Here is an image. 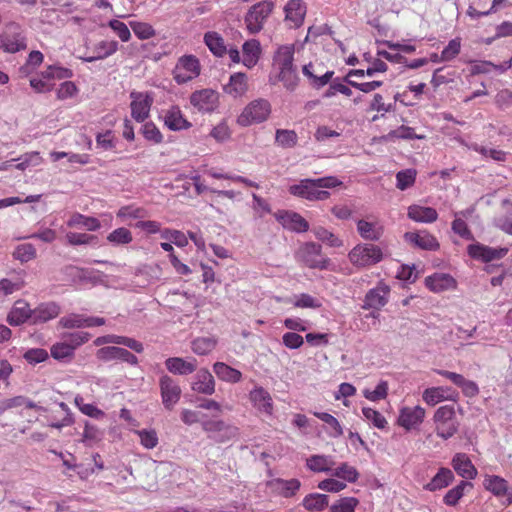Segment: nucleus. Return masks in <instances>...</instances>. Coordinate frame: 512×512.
<instances>
[{
    "label": "nucleus",
    "instance_id": "nucleus-1",
    "mask_svg": "<svg viewBox=\"0 0 512 512\" xmlns=\"http://www.w3.org/2000/svg\"><path fill=\"white\" fill-rule=\"evenodd\" d=\"M342 185V182L334 177H322L317 179H302L299 183L289 186L290 194L304 198L309 201L326 200L330 193L324 189L335 188Z\"/></svg>",
    "mask_w": 512,
    "mask_h": 512
},
{
    "label": "nucleus",
    "instance_id": "nucleus-2",
    "mask_svg": "<svg viewBox=\"0 0 512 512\" xmlns=\"http://www.w3.org/2000/svg\"><path fill=\"white\" fill-rule=\"evenodd\" d=\"M435 432L443 440L452 438L459 430V421L454 406H440L433 415Z\"/></svg>",
    "mask_w": 512,
    "mask_h": 512
},
{
    "label": "nucleus",
    "instance_id": "nucleus-3",
    "mask_svg": "<svg viewBox=\"0 0 512 512\" xmlns=\"http://www.w3.org/2000/svg\"><path fill=\"white\" fill-rule=\"evenodd\" d=\"M270 114V102L263 98L255 99L244 107L237 117V123L242 127H248L266 121Z\"/></svg>",
    "mask_w": 512,
    "mask_h": 512
},
{
    "label": "nucleus",
    "instance_id": "nucleus-4",
    "mask_svg": "<svg viewBox=\"0 0 512 512\" xmlns=\"http://www.w3.org/2000/svg\"><path fill=\"white\" fill-rule=\"evenodd\" d=\"M274 3L270 0L260 1L249 8L245 17L244 23L247 31L250 34H257L264 25L274 10Z\"/></svg>",
    "mask_w": 512,
    "mask_h": 512
},
{
    "label": "nucleus",
    "instance_id": "nucleus-5",
    "mask_svg": "<svg viewBox=\"0 0 512 512\" xmlns=\"http://www.w3.org/2000/svg\"><path fill=\"white\" fill-rule=\"evenodd\" d=\"M26 47V36L20 25L14 22L7 24L0 33V50L14 54Z\"/></svg>",
    "mask_w": 512,
    "mask_h": 512
},
{
    "label": "nucleus",
    "instance_id": "nucleus-6",
    "mask_svg": "<svg viewBox=\"0 0 512 512\" xmlns=\"http://www.w3.org/2000/svg\"><path fill=\"white\" fill-rule=\"evenodd\" d=\"M348 257L354 266L368 267L379 263L383 259V251L374 244H358L349 252Z\"/></svg>",
    "mask_w": 512,
    "mask_h": 512
},
{
    "label": "nucleus",
    "instance_id": "nucleus-7",
    "mask_svg": "<svg viewBox=\"0 0 512 512\" xmlns=\"http://www.w3.org/2000/svg\"><path fill=\"white\" fill-rule=\"evenodd\" d=\"M201 73V64L194 55H183L178 60L173 69V79L179 85L188 83L196 79Z\"/></svg>",
    "mask_w": 512,
    "mask_h": 512
},
{
    "label": "nucleus",
    "instance_id": "nucleus-8",
    "mask_svg": "<svg viewBox=\"0 0 512 512\" xmlns=\"http://www.w3.org/2000/svg\"><path fill=\"white\" fill-rule=\"evenodd\" d=\"M190 104L200 113H213L219 107V93L211 88L196 90L190 95Z\"/></svg>",
    "mask_w": 512,
    "mask_h": 512
},
{
    "label": "nucleus",
    "instance_id": "nucleus-9",
    "mask_svg": "<svg viewBox=\"0 0 512 512\" xmlns=\"http://www.w3.org/2000/svg\"><path fill=\"white\" fill-rule=\"evenodd\" d=\"M131 116L137 122L145 121L150 114L154 98L150 92L132 91L130 93Z\"/></svg>",
    "mask_w": 512,
    "mask_h": 512
},
{
    "label": "nucleus",
    "instance_id": "nucleus-10",
    "mask_svg": "<svg viewBox=\"0 0 512 512\" xmlns=\"http://www.w3.org/2000/svg\"><path fill=\"white\" fill-rule=\"evenodd\" d=\"M390 287L380 281L374 288L365 294L362 308L365 310H381L389 301Z\"/></svg>",
    "mask_w": 512,
    "mask_h": 512
},
{
    "label": "nucleus",
    "instance_id": "nucleus-11",
    "mask_svg": "<svg viewBox=\"0 0 512 512\" xmlns=\"http://www.w3.org/2000/svg\"><path fill=\"white\" fill-rule=\"evenodd\" d=\"M483 487L495 497L503 498V505L509 506L512 504V487L509 486L504 478L498 475H485Z\"/></svg>",
    "mask_w": 512,
    "mask_h": 512
},
{
    "label": "nucleus",
    "instance_id": "nucleus-12",
    "mask_svg": "<svg viewBox=\"0 0 512 512\" xmlns=\"http://www.w3.org/2000/svg\"><path fill=\"white\" fill-rule=\"evenodd\" d=\"M161 399L164 407L172 410L181 397V388L177 382L168 375H163L159 380Z\"/></svg>",
    "mask_w": 512,
    "mask_h": 512
},
{
    "label": "nucleus",
    "instance_id": "nucleus-13",
    "mask_svg": "<svg viewBox=\"0 0 512 512\" xmlns=\"http://www.w3.org/2000/svg\"><path fill=\"white\" fill-rule=\"evenodd\" d=\"M426 411L421 406L403 407L399 411L397 423L409 431L417 428L424 421Z\"/></svg>",
    "mask_w": 512,
    "mask_h": 512
},
{
    "label": "nucleus",
    "instance_id": "nucleus-14",
    "mask_svg": "<svg viewBox=\"0 0 512 512\" xmlns=\"http://www.w3.org/2000/svg\"><path fill=\"white\" fill-rule=\"evenodd\" d=\"M252 406L263 415L271 416L274 410L273 399L270 393L261 386L254 387L248 395Z\"/></svg>",
    "mask_w": 512,
    "mask_h": 512
},
{
    "label": "nucleus",
    "instance_id": "nucleus-15",
    "mask_svg": "<svg viewBox=\"0 0 512 512\" xmlns=\"http://www.w3.org/2000/svg\"><path fill=\"white\" fill-rule=\"evenodd\" d=\"M321 251L319 244L308 242L299 249L298 255L307 266L323 269L326 267L328 260L322 256Z\"/></svg>",
    "mask_w": 512,
    "mask_h": 512
},
{
    "label": "nucleus",
    "instance_id": "nucleus-16",
    "mask_svg": "<svg viewBox=\"0 0 512 512\" xmlns=\"http://www.w3.org/2000/svg\"><path fill=\"white\" fill-rule=\"evenodd\" d=\"M119 49V44L115 40H101L97 42L88 53L80 57L83 61L91 63L97 60L106 59L115 54Z\"/></svg>",
    "mask_w": 512,
    "mask_h": 512
},
{
    "label": "nucleus",
    "instance_id": "nucleus-17",
    "mask_svg": "<svg viewBox=\"0 0 512 512\" xmlns=\"http://www.w3.org/2000/svg\"><path fill=\"white\" fill-rule=\"evenodd\" d=\"M424 402L429 406H435L443 401H456L458 393L446 386L427 388L422 393Z\"/></svg>",
    "mask_w": 512,
    "mask_h": 512
},
{
    "label": "nucleus",
    "instance_id": "nucleus-18",
    "mask_svg": "<svg viewBox=\"0 0 512 512\" xmlns=\"http://www.w3.org/2000/svg\"><path fill=\"white\" fill-rule=\"evenodd\" d=\"M508 252L507 248H493L482 245L480 243L471 244L468 246V254L483 262H490L492 260L503 258Z\"/></svg>",
    "mask_w": 512,
    "mask_h": 512
},
{
    "label": "nucleus",
    "instance_id": "nucleus-19",
    "mask_svg": "<svg viewBox=\"0 0 512 512\" xmlns=\"http://www.w3.org/2000/svg\"><path fill=\"white\" fill-rule=\"evenodd\" d=\"M163 121L165 126L172 131H181L189 129L192 124L182 113L179 106H171L163 111Z\"/></svg>",
    "mask_w": 512,
    "mask_h": 512
},
{
    "label": "nucleus",
    "instance_id": "nucleus-20",
    "mask_svg": "<svg viewBox=\"0 0 512 512\" xmlns=\"http://www.w3.org/2000/svg\"><path fill=\"white\" fill-rule=\"evenodd\" d=\"M302 73L309 79L310 84L317 88L325 86L334 74L333 71L323 72L321 64L312 62L303 66Z\"/></svg>",
    "mask_w": 512,
    "mask_h": 512
},
{
    "label": "nucleus",
    "instance_id": "nucleus-21",
    "mask_svg": "<svg viewBox=\"0 0 512 512\" xmlns=\"http://www.w3.org/2000/svg\"><path fill=\"white\" fill-rule=\"evenodd\" d=\"M266 486L276 495L290 498L300 489L301 483L298 479L284 480L275 478L267 481Z\"/></svg>",
    "mask_w": 512,
    "mask_h": 512
},
{
    "label": "nucleus",
    "instance_id": "nucleus-22",
    "mask_svg": "<svg viewBox=\"0 0 512 512\" xmlns=\"http://www.w3.org/2000/svg\"><path fill=\"white\" fill-rule=\"evenodd\" d=\"M455 472L464 479L472 480L477 476V469L465 453H456L451 461Z\"/></svg>",
    "mask_w": 512,
    "mask_h": 512
},
{
    "label": "nucleus",
    "instance_id": "nucleus-23",
    "mask_svg": "<svg viewBox=\"0 0 512 512\" xmlns=\"http://www.w3.org/2000/svg\"><path fill=\"white\" fill-rule=\"evenodd\" d=\"M30 320L33 324V309L26 301L18 300L8 314L7 321L10 325L18 326Z\"/></svg>",
    "mask_w": 512,
    "mask_h": 512
},
{
    "label": "nucleus",
    "instance_id": "nucleus-24",
    "mask_svg": "<svg viewBox=\"0 0 512 512\" xmlns=\"http://www.w3.org/2000/svg\"><path fill=\"white\" fill-rule=\"evenodd\" d=\"M425 284L430 291L440 293L454 289L456 281L449 274L434 273L433 275L426 277Z\"/></svg>",
    "mask_w": 512,
    "mask_h": 512
},
{
    "label": "nucleus",
    "instance_id": "nucleus-25",
    "mask_svg": "<svg viewBox=\"0 0 512 512\" xmlns=\"http://www.w3.org/2000/svg\"><path fill=\"white\" fill-rule=\"evenodd\" d=\"M191 389L197 393L212 395L215 392V380L207 369H200L191 383Z\"/></svg>",
    "mask_w": 512,
    "mask_h": 512
},
{
    "label": "nucleus",
    "instance_id": "nucleus-26",
    "mask_svg": "<svg viewBox=\"0 0 512 512\" xmlns=\"http://www.w3.org/2000/svg\"><path fill=\"white\" fill-rule=\"evenodd\" d=\"M295 47L293 44L281 45L273 56V67L275 70L295 68L294 61Z\"/></svg>",
    "mask_w": 512,
    "mask_h": 512
},
{
    "label": "nucleus",
    "instance_id": "nucleus-27",
    "mask_svg": "<svg viewBox=\"0 0 512 512\" xmlns=\"http://www.w3.org/2000/svg\"><path fill=\"white\" fill-rule=\"evenodd\" d=\"M285 20L290 22L291 27H299L304 21L306 7L302 0H289L285 5Z\"/></svg>",
    "mask_w": 512,
    "mask_h": 512
},
{
    "label": "nucleus",
    "instance_id": "nucleus-28",
    "mask_svg": "<svg viewBox=\"0 0 512 512\" xmlns=\"http://www.w3.org/2000/svg\"><path fill=\"white\" fill-rule=\"evenodd\" d=\"M407 242L424 250H436L439 247L437 239L427 231L407 232L404 235Z\"/></svg>",
    "mask_w": 512,
    "mask_h": 512
},
{
    "label": "nucleus",
    "instance_id": "nucleus-29",
    "mask_svg": "<svg viewBox=\"0 0 512 512\" xmlns=\"http://www.w3.org/2000/svg\"><path fill=\"white\" fill-rule=\"evenodd\" d=\"M60 312L61 308L56 302L41 303L33 309V324L50 321L56 318Z\"/></svg>",
    "mask_w": 512,
    "mask_h": 512
},
{
    "label": "nucleus",
    "instance_id": "nucleus-30",
    "mask_svg": "<svg viewBox=\"0 0 512 512\" xmlns=\"http://www.w3.org/2000/svg\"><path fill=\"white\" fill-rule=\"evenodd\" d=\"M165 366L170 373L176 375H188L197 368L196 359L186 360L181 357H171L166 359Z\"/></svg>",
    "mask_w": 512,
    "mask_h": 512
},
{
    "label": "nucleus",
    "instance_id": "nucleus-31",
    "mask_svg": "<svg viewBox=\"0 0 512 512\" xmlns=\"http://www.w3.org/2000/svg\"><path fill=\"white\" fill-rule=\"evenodd\" d=\"M261 45L257 39H250L242 45V63L247 68H253L261 56Z\"/></svg>",
    "mask_w": 512,
    "mask_h": 512
},
{
    "label": "nucleus",
    "instance_id": "nucleus-32",
    "mask_svg": "<svg viewBox=\"0 0 512 512\" xmlns=\"http://www.w3.org/2000/svg\"><path fill=\"white\" fill-rule=\"evenodd\" d=\"M454 473L451 469L441 467L433 478L424 485V489L435 492L448 487L454 481Z\"/></svg>",
    "mask_w": 512,
    "mask_h": 512
},
{
    "label": "nucleus",
    "instance_id": "nucleus-33",
    "mask_svg": "<svg viewBox=\"0 0 512 512\" xmlns=\"http://www.w3.org/2000/svg\"><path fill=\"white\" fill-rule=\"evenodd\" d=\"M357 231L363 239L377 241L382 237L384 229L378 221L361 219L357 221Z\"/></svg>",
    "mask_w": 512,
    "mask_h": 512
},
{
    "label": "nucleus",
    "instance_id": "nucleus-34",
    "mask_svg": "<svg viewBox=\"0 0 512 512\" xmlns=\"http://www.w3.org/2000/svg\"><path fill=\"white\" fill-rule=\"evenodd\" d=\"M278 219L283 227L295 232H305L309 229L308 222L300 214L295 212H282L278 215Z\"/></svg>",
    "mask_w": 512,
    "mask_h": 512
},
{
    "label": "nucleus",
    "instance_id": "nucleus-35",
    "mask_svg": "<svg viewBox=\"0 0 512 512\" xmlns=\"http://www.w3.org/2000/svg\"><path fill=\"white\" fill-rule=\"evenodd\" d=\"M335 462L333 457L324 454L311 455L306 459V467L315 473H330L334 467Z\"/></svg>",
    "mask_w": 512,
    "mask_h": 512
},
{
    "label": "nucleus",
    "instance_id": "nucleus-36",
    "mask_svg": "<svg viewBox=\"0 0 512 512\" xmlns=\"http://www.w3.org/2000/svg\"><path fill=\"white\" fill-rule=\"evenodd\" d=\"M407 215L411 220L419 223H433L438 218V213L434 208L416 204L408 207Z\"/></svg>",
    "mask_w": 512,
    "mask_h": 512
},
{
    "label": "nucleus",
    "instance_id": "nucleus-37",
    "mask_svg": "<svg viewBox=\"0 0 512 512\" xmlns=\"http://www.w3.org/2000/svg\"><path fill=\"white\" fill-rule=\"evenodd\" d=\"M227 94L233 97L243 96L248 90L247 76L244 73H235L230 76L229 83L224 87Z\"/></svg>",
    "mask_w": 512,
    "mask_h": 512
},
{
    "label": "nucleus",
    "instance_id": "nucleus-38",
    "mask_svg": "<svg viewBox=\"0 0 512 512\" xmlns=\"http://www.w3.org/2000/svg\"><path fill=\"white\" fill-rule=\"evenodd\" d=\"M70 228H85L88 231H97L101 228L100 221L95 217L85 216L81 213H74L67 221Z\"/></svg>",
    "mask_w": 512,
    "mask_h": 512
},
{
    "label": "nucleus",
    "instance_id": "nucleus-39",
    "mask_svg": "<svg viewBox=\"0 0 512 512\" xmlns=\"http://www.w3.org/2000/svg\"><path fill=\"white\" fill-rule=\"evenodd\" d=\"M213 372L220 380L228 383H238L242 379V373L239 370L224 362H216L213 365Z\"/></svg>",
    "mask_w": 512,
    "mask_h": 512
},
{
    "label": "nucleus",
    "instance_id": "nucleus-40",
    "mask_svg": "<svg viewBox=\"0 0 512 512\" xmlns=\"http://www.w3.org/2000/svg\"><path fill=\"white\" fill-rule=\"evenodd\" d=\"M313 415L323 421L327 427L326 432L331 438H339L343 436L344 430L340 422L331 414L326 412H313Z\"/></svg>",
    "mask_w": 512,
    "mask_h": 512
},
{
    "label": "nucleus",
    "instance_id": "nucleus-41",
    "mask_svg": "<svg viewBox=\"0 0 512 512\" xmlns=\"http://www.w3.org/2000/svg\"><path fill=\"white\" fill-rule=\"evenodd\" d=\"M331 476L343 482L355 483L359 478V472L347 462H342L336 468H332Z\"/></svg>",
    "mask_w": 512,
    "mask_h": 512
},
{
    "label": "nucleus",
    "instance_id": "nucleus-42",
    "mask_svg": "<svg viewBox=\"0 0 512 512\" xmlns=\"http://www.w3.org/2000/svg\"><path fill=\"white\" fill-rule=\"evenodd\" d=\"M472 488V483L462 480L455 487L447 491L443 497V502L447 506H456L459 500L464 496L465 490Z\"/></svg>",
    "mask_w": 512,
    "mask_h": 512
},
{
    "label": "nucleus",
    "instance_id": "nucleus-43",
    "mask_svg": "<svg viewBox=\"0 0 512 512\" xmlns=\"http://www.w3.org/2000/svg\"><path fill=\"white\" fill-rule=\"evenodd\" d=\"M202 428L208 433L224 432L227 439L234 438L239 433L237 427L226 425L223 421H206L202 424Z\"/></svg>",
    "mask_w": 512,
    "mask_h": 512
},
{
    "label": "nucleus",
    "instance_id": "nucleus-44",
    "mask_svg": "<svg viewBox=\"0 0 512 512\" xmlns=\"http://www.w3.org/2000/svg\"><path fill=\"white\" fill-rule=\"evenodd\" d=\"M329 503V497L326 494L312 493L303 499V506L308 511H322Z\"/></svg>",
    "mask_w": 512,
    "mask_h": 512
},
{
    "label": "nucleus",
    "instance_id": "nucleus-45",
    "mask_svg": "<svg viewBox=\"0 0 512 512\" xmlns=\"http://www.w3.org/2000/svg\"><path fill=\"white\" fill-rule=\"evenodd\" d=\"M205 44L216 56H223L226 53L223 38L216 32H207L204 36Z\"/></svg>",
    "mask_w": 512,
    "mask_h": 512
},
{
    "label": "nucleus",
    "instance_id": "nucleus-46",
    "mask_svg": "<svg viewBox=\"0 0 512 512\" xmlns=\"http://www.w3.org/2000/svg\"><path fill=\"white\" fill-rule=\"evenodd\" d=\"M277 71V79L279 82L283 84V86L289 90L293 91L298 85L299 77L297 74L296 67L289 69L276 70Z\"/></svg>",
    "mask_w": 512,
    "mask_h": 512
},
{
    "label": "nucleus",
    "instance_id": "nucleus-47",
    "mask_svg": "<svg viewBox=\"0 0 512 512\" xmlns=\"http://www.w3.org/2000/svg\"><path fill=\"white\" fill-rule=\"evenodd\" d=\"M315 237L330 247H341L343 241L328 229L317 226L313 228Z\"/></svg>",
    "mask_w": 512,
    "mask_h": 512
},
{
    "label": "nucleus",
    "instance_id": "nucleus-48",
    "mask_svg": "<svg viewBox=\"0 0 512 512\" xmlns=\"http://www.w3.org/2000/svg\"><path fill=\"white\" fill-rule=\"evenodd\" d=\"M74 404L76 407L86 416L95 419H101L105 413L96 407L94 404H88L84 402V398L81 395H76L74 398Z\"/></svg>",
    "mask_w": 512,
    "mask_h": 512
},
{
    "label": "nucleus",
    "instance_id": "nucleus-49",
    "mask_svg": "<svg viewBox=\"0 0 512 512\" xmlns=\"http://www.w3.org/2000/svg\"><path fill=\"white\" fill-rule=\"evenodd\" d=\"M50 352L51 356L59 361L71 360L74 356V350L66 340L52 345Z\"/></svg>",
    "mask_w": 512,
    "mask_h": 512
},
{
    "label": "nucleus",
    "instance_id": "nucleus-50",
    "mask_svg": "<svg viewBox=\"0 0 512 512\" xmlns=\"http://www.w3.org/2000/svg\"><path fill=\"white\" fill-rule=\"evenodd\" d=\"M417 176L415 169L401 170L396 174V187L404 191L414 185Z\"/></svg>",
    "mask_w": 512,
    "mask_h": 512
},
{
    "label": "nucleus",
    "instance_id": "nucleus-51",
    "mask_svg": "<svg viewBox=\"0 0 512 512\" xmlns=\"http://www.w3.org/2000/svg\"><path fill=\"white\" fill-rule=\"evenodd\" d=\"M216 346V340L212 337H199L192 341V351L197 355H206Z\"/></svg>",
    "mask_w": 512,
    "mask_h": 512
},
{
    "label": "nucleus",
    "instance_id": "nucleus-52",
    "mask_svg": "<svg viewBox=\"0 0 512 512\" xmlns=\"http://www.w3.org/2000/svg\"><path fill=\"white\" fill-rule=\"evenodd\" d=\"M59 324L63 328L67 329L88 327L87 316L76 313H72L62 317L59 321Z\"/></svg>",
    "mask_w": 512,
    "mask_h": 512
},
{
    "label": "nucleus",
    "instance_id": "nucleus-53",
    "mask_svg": "<svg viewBox=\"0 0 512 512\" xmlns=\"http://www.w3.org/2000/svg\"><path fill=\"white\" fill-rule=\"evenodd\" d=\"M275 141L283 148H292L297 144L298 136L293 130L278 129L276 131Z\"/></svg>",
    "mask_w": 512,
    "mask_h": 512
},
{
    "label": "nucleus",
    "instance_id": "nucleus-54",
    "mask_svg": "<svg viewBox=\"0 0 512 512\" xmlns=\"http://www.w3.org/2000/svg\"><path fill=\"white\" fill-rule=\"evenodd\" d=\"M132 240V233L125 227L117 228L107 236V241L113 245L129 244Z\"/></svg>",
    "mask_w": 512,
    "mask_h": 512
},
{
    "label": "nucleus",
    "instance_id": "nucleus-55",
    "mask_svg": "<svg viewBox=\"0 0 512 512\" xmlns=\"http://www.w3.org/2000/svg\"><path fill=\"white\" fill-rule=\"evenodd\" d=\"M13 257L22 263L29 262L36 258V248L30 243L20 244L15 248Z\"/></svg>",
    "mask_w": 512,
    "mask_h": 512
},
{
    "label": "nucleus",
    "instance_id": "nucleus-56",
    "mask_svg": "<svg viewBox=\"0 0 512 512\" xmlns=\"http://www.w3.org/2000/svg\"><path fill=\"white\" fill-rule=\"evenodd\" d=\"M359 500L355 497H342L330 506L329 512H355Z\"/></svg>",
    "mask_w": 512,
    "mask_h": 512
},
{
    "label": "nucleus",
    "instance_id": "nucleus-57",
    "mask_svg": "<svg viewBox=\"0 0 512 512\" xmlns=\"http://www.w3.org/2000/svg\"><path fill=\"white\" fill-rule=\"evenodd\" d=\"M135 434L139 437L141 445L146 449H153L158 445L159 439L154 429L136 430Z\"/></svg>",
    "mask_w": 512,
    "mask_h": 512
},
{
    "label": "nucleus",
    "instance_id": "nucleus-58",
    "mask_svg": "<svg viewBox=\"0 0 512 512\" xmlns=\"http://www.w3.org/2000/svg\"><path fill=\"white\" fill-rule=\"evenodd\" d=\"M147 216V212L144 208L137 207L134 205H128L121 207L117 212V217L122 220L127 219H142Z\"/></svg>",
    "mask_w": 512,
    "mask_h": 512
},
{
    "label": "nucleus",
    "instance_id": "nucleus-59",
    "mask_svg": "<svg viewBox=\"0 0 512 512\" xmlns=\"http://www.w3.org/2000/svg\"><path fill=\"white\" fill-rule=\"evenodd\" d=\"M388 395V383L387 381H380L374 390L364 389L363 396L372 402L383 400Z\"/></svg>",
    "mask_w": 512,
    "mask_h": 512
},
{
    "label": "nucleus",
    "instance_id": "nucleus-60",
    "mask_svg": "<svg viewBox=\"0 0 512 512\" xmlns=\"http://www.w3.org/2000/svg\"><path fill=\"white\" fill-rule=\"evenodd\" d=\"M15 161H18V163L15 165V168L23 171L30 166H38L42 164L43 159L39 152H29L25 153L18 159H15Z\"/></svg>",
    "mask_w": 512,
    "mask_h": 512
},
{
    "label": "nucleus",
    "instance_id": "nucleus-61",
    "mask_svg": "<svg viewBox=\"0 0 512 512\" xmlns=\"http://www.w3.org/2000/svg\"><path fill=\"white\" fill-rule=\"evenodd\" d=\"M130 27L134 34L141 40H147L155 36V30L149 23L131 21Z\"/></svg>",
    "mask_w": 512,
    "mask_h": 512
},
{
    "label": "nucleus",
    "instance_id": "nucleus-62",
    "mask_svg": "<svg viewBox=\"0 0 512 512\" xmlns=\"http://www.w3.org/2000/svg\"><path fill=\"white\" fill-rule=\"evenodd\" d=\"M362 413L364 418L371 422L374 427L378 429H385L388 422L386 418L377 410L372 409L370 407H364L362 409Z\"/></svg>",
    "mask_w": 512,
    "mask_h": 512
},
{
    "label": "nucleus",
    "instance_id": "nucleus-63",
    "mask_svg": "<svg viewBox=\"0 0 512 512\" xmlns=\"http://www.w3.org/2000/svg\"><path fill=\"white\" fill-rule=\"evenodd\" d=\"M293 305L297 308L317 309L322 306V302L319 298L313 297L309 294L302 293L300 295L295 296Z\"/></svg>",
    "mask_w": 512,
    "mask_h": 512
},
{
    "label": "nucleus",
    "instance_id": "nucleus-64",
    "mask_svg": "<svg viewBox=\"0 0 512 512\" xmlns=\"http://www.w3.org/2000/svg\"><path fill=\"white\" fill-rule=\"evenodd\" d=\"M504 205L507 206V215L496 218L495 223L502 231L512 235V204L504 201Z\"/></svg>",
    "mask_w": 512,
    "mask_h": 512
}]
</instances>
